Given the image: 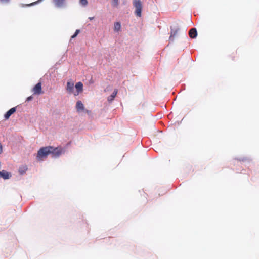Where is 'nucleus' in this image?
<instances>
[{
  "instance_id": "obj_10",
  "label": "nucleus",
  "mask_w": 259,
  "mask_h": 259,
  "mask_svg": "<svg viewBox=\"0 0 259 259\" xmlns=\"http://www.w3.org/2000/svg\"><path fill=\"white\" fill-rule=\"evenodd\" d=\"M189 35L192 38H195L197 35V32L195 28H191L189 32Z\"/></svg>"
},
{
  "instance_id": "obj_6",
  "label": "nucleus",
  "mask_w": 259,
  "mask_h": 259,
  "mask_svg": "<svg viewBox=\"0 0 259 259\" xmlns=\"http://www.w3.org/2000/svg\"><path fill=\"white\" fill-rule=\"evenodd\" d=\"M75 87L76 89V93H75L74 94L75 96H77L83 91V84L81 82H78L76 83Z\"/></svg>"
},
{
  "instance_id": "obj_5",
  "label": "nucleus",
  "mask_w": 259,
  "mask_h": 259,
  "mask_svg": "<svg viewBox=\"0 0 259 259\" xmlns=\"http://www.w3.org/2000/svg\"><path fill=\"white\" fill-rule=\"evenodd\" d=\"M53 3L57 8H63L65 5L66 0H53Z\"/></svg>"
},
{
  "instance_id": "obj_21",
  "label": "nucleus",
  "mask_w": 259,
  "mask_h": 259,
  "mask_svg": "<svg viewBox=\"0 0 259 259\" xmlns=\"http://www.w3.org/2000/svg\"><path fill=\"white\" fill-rule=\"evenodd\" d=\"M32 99H33V97H32V96H31L28 97L27 98L26 101H29L31 100Z\"/></svg>"
},
{
  "instance_id": "obj_1",
  "label": "nucleus",
  "mask_w": 259,
  "mask_h": 259,
  "mask_svg": "<svg viewBox=\"0 0 259 259\" xmlns=\"http://www.w3.org/2000/svg\"><path fill=\"white\" fill-rule=\"evenodd\" d=\"M52 149V146H47L41 148L37 152L36 158L38 161H41L43 159L47 157L49 154H50V149Z\"/></svg>"
},
{
  "instance_id": "obj_15",
  "label": "nucleus",
  "mask_w": 259,
  "mask_h": 259,
  "mask_svg": "<svg viewBox=\"0 0 259 259\" xmlns=\"http://www.w3.org/2000/svg\"><path fill=\"white\" fill-rule=\"evenodd\" d=\"M42 1V0H38L37 1L34 2L33 3H31L29 4H21L20 5H21V6L22 7H26V6H33V5H35V4H37L38 3L41 2Z\"/></svg>"
},
{
  "instance_id": "obj_23",
  "label": "nucleus",
  "mask_w": 259,
  "mask_h": 259,
  "mask_svg": "<svg viewBox=\"0 0 259 259\" xmlns=\"http://www.w3.org/2000/svg\"><path fill=\"white\" fill-rule=\"evenodd\" d=\"M94 17H89V19L90 20H92L93 19H94Z\"/></svg>"
},
{
  "instance_id": "obj_11",
  "label": "nucleus",
  "mask_w": 259,
  "mask_h": 259,
  "mask_svg": "<svg viewBox=\"0 0 259 259\" xmlns=\"http://www.w3.org/2000/svg\"><path fill=\"white\" fill-rule=\"evenodd\" d=\"M76 108L77 111H80L84 110V105L80 101H77Z\"/></svg>"
},
{
  "instance_id": "obj_20",
  "label": "nucleus",
  "mask_w": 259,
  "mask_h": 259,
  "mask_svg": "<svg viewBox=\"0 0 259 259\" xmlns=\"http://www.w3.org/2000/svg\"><path fill=\"white\" fill-rule=\"evenodd\" d=\"M10 1V0H0V2L3 3H9Z\"/></svg>"
},
{
  "instance_id": "obj_14",
  "label": "nucleus",
  "mask_w": 259,
  "mask_h": 259,
  "mask_svg": "<svg viewBox=\"0 0 259 259\" xmlns=\"http://www.w3.org/2000/svg\"><path fill=\"white\" fill-rule=\"evenodd\" d=\"M121 28V25L119 22H115L114 23V29L115 31H119Z\"/></svg>"
},
{
  "instance_id": "obj_2",
  "label": "nucleus",
  "mask_w": 259,
  "mask_h": 259,
  "mask_svg": "<svg viewBox=\"0 0 259 259\" xmlns=\"http://www.w3.org/2000/svg\"><path fill=\"white\" fill-rule=\"evenodd\" d=\"M133 5L135 7V14L137 17H141L142 15V5L140 0H134Z\"/></svg>"
},
{
  "instance_id": "obj_9",
  "label": "nucleus",
  "mask_w": 259,
  "mask_h": 259,
  "mask_svg": "<svg viewBox=\"0 0 259 259\" xmlns=\"http://www.w3.org/2000/svg\"><path fill=\"white\" fill-rule=\"evenodd\" d=\"M16 107L11 108L8 111H7L5 114V118L6 119L9 118L10 116L16 112Z\"/></svg>"
},
{
  "instance_id": "obj_16",
  "label": "nucleus",
  "mask_w": 259,
  "mask_h": 259,
  "mask_svg": "<svg viewBox=\"0 0 259 259\" xmlns=\"http://www.w3.org/2000/svg\"><path fill=\"white\" fill-rule=\"evenodd\" d=\"M177 33V31L176 30V31H172V30L171 31L170 36L169 37V40L170 41L174 40L175 36L176 35Z\"/></svg>"
},
{
  "instance_id": "obj_12",
  "label": "nucleus",
  "mask_w": 259,
  "mask_h": 259,
  "mask_svg": "<svg viewBox=\"0 0 259 259\" xmlns=\"http://www.w3.org/2000/svg\"><path fill=\"white\" fill-rule=\"evenodd\" d=\"M118 93V91L117 89H115L113 93L108 97L107 100L109 102H111L114 100L115 97H116L117 94Z\"/></svg>"
},
{
  "instance_id": "obj_3",
  "label": "nucleus",
  "mask_w": 259,
  "mask_h": 259,
  "mask_svg": "<svg viewBox=\"0 0 259 259\" xmlns=\"http://www.w3.org/2000/svg\"><path fill=\"white\" fill-rule=\"evenodd\" d=\"M50 151L53 157H57L61 155L63 152V149L61 147L54 148L52 146V149Z\"/></svg>"
},
{
  "instance_id": "obj_7",
  "label": "nucleus",
  "mask_w": 259,
  "mask_h": 259,
  "mask_svg": "<svg viewBox=\"0 0 259 259\" xmlns=\"http://www.w3.org/2000/svg\"><path fill=\"white\" fill-rule=\"evenodd\" d=\"M11 177V174L5 170L0 171V178H3L4 179H8Z\"/></svg>"
},
{
  "instance_id": "obj_13",
  "label": "nucleus",
  "mask_w": 259,
  "mask_h": 259,
  "mask_svg": "<svg viewBox=\"0 0 259 259\" xmlns=\"http://www.w3.org/2000/svg\"><path fill=\"white\" fill-rule=\"evenodd\" d=\"M27 169H28V168L26 165H23L19 167V172L21 174H23L27 170Z\"/></svg>"
},
{
  "instance_id": "obj_8",
  "label": "nucleus",
  "mask_w": 259,
  "mask_h": 259,
  "mask_svg": "<svg viewBox=\"0 0 259 259\" xmlns=\"http://www.w3.org/2000/svg\"><path fill=\"white\" fill-rule=\"evenodd\" d=\"M74 89V83L72 82H67L66 90L69 93H72Z\"/></svg>"
},
{
  "instance_id": "obj_4",
  "label": "nucleus",
  "mask_w": 259,
  "mask_h": 259,
  "mask_svg": "<svg viewBox=\"0 0 259 259\" xmlns=\"http://www.w3.org/2000/svg\"><path fill=\"white\" fill-rule=\"evenodd\" d=\"M33 92L34 94L40 95L43 93L41 89V83H37L33 88Z\"/></svg>"
},
{
  "instance_id": "obj_22",
  "label": "nucleus",
  "mask_w": 259,
  "mask_h": 259,
  "mask_svg": "<svg viewBox=\"0 0 259 259\" xmlns=\"http://www.w3.org/2000/svg\"><path fill=\"white\" fill-rule=\"evenodd\" d=\"M3 152V146L2 144L0 143V154Z\"/></svg>"
},
{
  "instance_id": "obj_19",
  "label": "nucleus",
  "mask_w": 259,
  "mask_h": 259,
  "mask_svg": "<svg viewBox=\"0 0 259 259\" xmlns=\"http://www.w3.org/2000/svg\"><path fill=\"white\" fill-rule=\"evenodd\" d=\"M79 30H76L75 33L71 36L72 38H74L78 35V34L79 33Z\"/></svg>"
},
{
  "instance_id": "obj_17",
  "label": "nucleus",
  "mask_w": 259,
  "mask_h": 259,
  "mask_svg": "<svg viewBox=\"0 0 259 259\" xmlns=\"http://www.w3.org/2000/svg\"><path fill=\"white\" fill-rule=\"evenodd\" d=\"M119 2L118 0H112V5L114 7H117L118 6Z\"/></svg>"
},
{
  "instance_id": "obj_18",
  "label": "nucleus",
  "mask_w": 259,
  "mask_h": 259,
  "mask_svg": "<svg viewBox=\"0 0 259 259\" xmlns=\"http://www.w3.org/2000/svg\"><path fill=\"white\" fill-rule=\"evenodd\" d=\"M79 2L82 5H83L84 6L87 5V4H88L87 0H79Z\"/></svg>"
}]
</instances>
